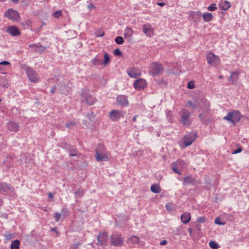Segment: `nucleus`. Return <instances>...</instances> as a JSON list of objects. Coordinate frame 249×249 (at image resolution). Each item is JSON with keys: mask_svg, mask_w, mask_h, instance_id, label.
Masks as SVG:
<instances>
[{"mask_svg": "<svg viewBox=\"0 0 249 249\" xmlns=\"http://www.w3.org/2000/svg\"><path fill=\"white\" fill-rule=\"evenodd\" d=\"M95 159L97 161H108L109 160L108 152L104 145L99 144L95 150Z\"/></svg>", "mask_w": 249, "mask_h": 249, "instance_id": "nucleus-1", "label": "nucleus"}, {"mask_svg": "<svg viewBox=\"0 0 249 249\" xmlns=\"http://www.w3.org/2000/svg\"><path fill=\"white\" fill-rule=\"evenodd\" d=\"M241 113L239 111L234 110L231 112H229L227 115L223 117V119L231 122L232 124H235L239 122L241 119Z\"/></svg>", "mask_w": 249, "mask_h": 249, "instance_id": "nucleus-2", "label": "nucleus"}, {"mask_svg": "<svg viewBox=\"0 0 249 249\" xmlns=\"http://www.w3.org/2000/svg\"><path fill=\"white\" fill-rule=\"evenodd\" d=\"M179 115L181 117V123L185 126H189L191 121L189 118L191 116V113L186 109H182L180 112Z\"/></svg>", "mask_w": 249, "mask_h": 249, "instance_id": "nucleus-3", "label": "nucleus"}, {"mask_svg": "<svg viewBox=\"0 0 249 249\" xmlns=\"http://www.w3.org/2000/svg\"><path fill=\"white\" fill-rule=\"evenodd\" d=\"M196 138V133L194 132H190L182 138V141L183 142V148H185L191 145Z\"/></svg>", "mask_w": 249, "mask_h": 249, "instance_id": "nucleus-4", "label": "nucleus"}, {"mask_svg": "<svg viewBox=\"0 0 249 249\" xmlns=\"http://www.w3.org/2000/svg\"><path fill=\"white\" fill-rule=\"evenodd\" d=\"M124 243V238L121 235L114 233L110 236V244L113 246H121Z\"/></svg>", "mask_w": 249, "mask_h": 249, "instance_id": "nucleus-5", "label": "nucleus"}, {"mask_svg": "<svg viewBox=\"0 0 249 249\" xmlns=\"http://www.w3.org/2000/svg\"><path fill=\"white\" fill-rule=\"evenodd\" d=\"M4 16L9 19L15 21H18L20 18L19 14L16 10L12 9H9L6 11Z\"/></svg>", "mask_w": 249, "mask_h": 249, "instance_id": "nucleus-6", "label": "nucleus"}, {"mask_svg": "<svg viewBox=\"0 0 249 249\" xmlns=\"http://www.w3.org/2000/svg\"><path fill=\"white\" fill-rule=\"evenodd\" d=\"M124 112L122 110L113 109L109 112V119L113 122L117 121L121 118H124Z\"/></svg>", "mask_w": 249, "mask_h": 249, "instance_id": "nucleus-7", "label": "nucleus"}, {"mask_svg": "<svg viewBox=\"0 0 249 249\" xmlns=\"http://www.w3.org/2000/svg\"><path fill=\"white\" fill-rule=\"evenodd\" d=\"M163 67L160 63H151L150 67L149 74L153 75H157L162 71Z\"/></svg>", "mask_w": 249, "mask_h": 249, "instance_id": "nucleus-8", "label": "nucleus"}, {"mask_svg": "<svg viewBox=\"0 0 249 249\" xmlns=\"http://www.w3.org/2000/svg\"><path fill=\"white\" fill-rule=\"evenodd\" d=\"M26 74L31 82L37 83L39 81V79L37 73L32 68H27Z\"/></svg>", "mask_w": 249, "mask_h": 249, "instance_id": "nucleus-9", "label": "nucleus"}, {"mask_svg": "<svg viewBox=\"0 0 249 249\" xmlns=\"http://www.w3.org/2000/svg\"><path fill=\"white\" fill-rule=\"evenodd\" d=\"M81 96L82 101L89 105H92L96 102V99L90 95L87 91H83Z\"/></svg>", "mask_w": 249, "mask_h": 249, "instance_id": "nucleus-10", "label": "nucleus"}, {"mask_svg": "<svg viewBox=\"0 0 249 249\" xmlns=\"http://www.w3.org/2000/svg\"><path fill=\"white\" fill-rule=\"evenodd\" d=\"M14 191V188L10 184H7L4 182L0 183V193H2L3 195L12 193Z\"/></svg>", "mask_w": 249, "mask_h": 249, "instance_id": "nucleus-11", "label": "nucleus"}, {"mask_svg": "<svg viewBox=\"0 0 249 249\" xmlns=\"http://www.w3.org/2000/svg\"><path fill=\"white\" fill-rule=\"evenodd\" d=\"M147 83L144 79H139L136 80L133 83L134 88L137 90L143 89L146 88Z\"/></svg>", "mask_w": 249, "mask_h": 249, "instance_id": "nucleus-12", "label": "nucleus"}, {"mask_svg": "<svg viewBox=\"0 0 249 249\" xmlns=\"http://www.w3.org/2000/svg\"><path fill=\"white\" fill-rule=\"evenodd\" d=\"M117 104L121 107H127L129 102L127 97L124 95H119L116 98Z\"/></svg>", "mask_w": 249, "mask_h": 249, "instance_id": "nucleus-13", "label": "nucleus"}, {"mask_svg": "<svg viewBox=\"0 0 249 249\" xmlns=\"http://www.w3.org/2000/svg\"><path fill=\"white\" fill-rule=\"evenodd\" d=\"M6 32L12 36H17L20 35L19 29L15 26H10L6 30Z\"/></svg>", "mask_w": 249, "mask_h": 249, "instance_id": "nucleus-14", "label": "nucleus"}, {"mask_svg": "<svg viewBox=\"0 0 249 249\" xmlns=\"http://www.w3.org/2000/svg\"><path fill=\"white\" fill-rule=\"evenodd\" d=\"M97 240L102 246H106L107 244L108 236L106 232H100L98 236Z\"/></svg>", "mask_w": 249, "mask_h": 249, "instance_id": "nucleus-15", "label": "nucleus"}, {"mask_svg": "<svg viewBox=\"0 0 249 249\" xmlns=\"http://www.w3.org/2000/svg\"><path fill=\"white\" fill-rule=\"evenodd\" d=\"M127 73L129 77L131 78H136L141 75V71L137 68H130L127 70Z\"/></svg>", "mask_w": 249, "mask_h": 249, "instance_id": "nucleus-16", "label": "nucleus"}, {"mask_svg": "<svg viewBox=\"0 0 249 249\" xmlns=\"http://www.w3.org/2000/svg\"><path fill=\"white\" fill-rule=\"evenodd\" d=\"M143 32L147 36H151L154 34V30L150 24H145L142 25Z\"/></svg>", "mask_w": 249, "mask_h": 249, "instance_id": "nucleus-17", "label": "nucleus"}, {"mask_svg": "<svg viewBox=\"0 0 249 249\" xmlns=\"http://www.w3.org/2000/svg\"><path fill=\"white\" fill-rule=\"evenodd\" d=\"M6 126L9 131L13 132H17L19 128L18 124L13 122H10L7 123Z\"/></svg>", "mask_w": 249, "mask_h": 249, "instance_id": "nucleus-18", "label": "nucleus"}, {"mask_svg": "<svg viewBox=\"0 0 249 249\" xmlns=\"http://www.w3.org/2000/svg\"><path fill=\"white\" fill-rule=\"evenodd\" d=\"M181 222L183 224L188 223L191 219V214L189 212H184L180 216Z\"/></svg>", "mask_w": 249, "mask_h": 249, "instance_id": "nucleus-19", "label": "nucleus"}, {"mask_svg": "<svg viewBox=\"0 0 249 249\" xmlns=\"http://www.w3.org/2000/svg\"><path fill=\"white\" fill-rule=\"evenodd\" d=\"M32 50L37 53H42L46 50V47L40 45L32 44L30 45Z\"/></svg>", "mask_w": 249, "mask_h": 249, "instance_id": "nucleus-20", "label": "nucleus"}, {"mask_svg": "<svg viewBox=\"0 0 249 249\" xmlns=\"http://www.w3.org/2000/svg\"><path fill=\"white\" fill-rule=\"evenodd\" d=\"M207 59L208 62H215L220 60L219 57L212 53H209L207 54Z\"/></svg>", "mask_w": 249, "mask_h": 249, "instance_id": "nucleus-21", "label": "nucleus"}, {"mask_svg": "<svg viewBox=\"0 0 249 249\" xmlns=\"http://www.w3.org/2000/svg\"><path fill=\"white\" fill-rule=\"evenodd\" d=\"M128 242L129 244H132L134 246L136 245L137 246H140L142 245L141 243H140V238L137 236H132L130 237L128 239Z\"/></svg>", "mask_w": 249, "mask_h": 249, "instance_id": "nucleus-22", "label": "nucleus"}, {"mask_svg": "<svg viewBox=\"0 0 249 249\" xmlns=\"http://www.w3.org/2000/svg\"><path fill=\"white\" fill-rule=\"evenodd\" d=\"M203 18L205 22H210L212 20L213 16L212 14L209 12H205L202 15Z\"/></svg>", "mask_w": 249, "mask_h": 249, "instance_id": "nucleus-23", "label": "nucleus"}, {"mask_svg": "<svg viewBox=\"0 0 249 249\" xmlns=\"http://www.w3.org/2000/svg\"><path fill=\"white\" fill-rule=\"evenodd\" d=\"M238 79V73L237 71L231 72V76L229 78V81L232 83L235 84L237 79Z\"/></svg>", "mask_w": 249, "mask_h": 249, "instance_id": "nucleus-24", "label": "nucleus"}, {"mask_svg": "<svg viewBox=\"0 0 249 249\" xmlns=\"http://www.w3.org/2000/svg\"><path fill=\"white\" fill-rule=\"evenodd\" d=\"M133 30L131 28L127 27L124 31V36L125 38H131L133 34Z\"/></svg>", "mask_w": 249, "mask_h": 249, "instance_id": "nucleus-25", "label": "nucleus"}, {"mask_svg": "<svg viewBox=\"0 0 249 249\" xmlns=\"http://www.w3.org/2000/svg\"><path fill=\"white\" fill-rule=\"evenodd\" d=\"M231 6V3L229 1H225L221 2L219 4V7L222 10L225 11L227 10Z\"/></svg>", "mask_w": 249, "mask_h": 249, "instance_id": "nucleus-26", "label": "nucleus"}, {"mask_svg": "<svg viewBox=\"0 0 249 249\" xmlns=\"http://www.w3.org/2000/svg\"><path fill=\"white\" fill-rule=\"evenodd\" d=\"M150 189L151 192L154 193H159L160 192L161 189L160 185L157 184H154L151 186Z\"/></svg>", "mask_w": 249, "mask_h": 249, "instance_id": "nucleus-27", "label": "nucleus"}, {"mask_svg": "<svg viewBox=\"0 0 249 249\" xmlns=\"http://www.w3.org/2000/svg\"><path fill=\"white\" fill-rule=\"evenodd\" d=\"M183 184H189L192 183L194 181V178L190 176H187L184 178L183 179Z\"/></svg>", "mask_w": 249, "mask_h": 249, "instance_id": "nucleus-28", "label": "nucleus"}, {"mask_svg": "<svg viewBox=\"0 0 249 249\" xmlns=\"http://www.w3.org/2000/svg\"><path fill=\"white\" fill-rule=\"evenodd\" d=\"M19 244V241L18 240L12 241L11 245V249H18Z\"/></svg>", "mask_w": 249, "mask_h": 249, "instance_id": "nucleus-29", "label": "nucleus"}, {"mask_svg": "<svg viewBox=\"0 0 249 249\" xmlns=\"http://www.w3.org/2000/svg\"><path fill=\"white\" fill-rule=\"evenodd\" d=\"M209 246L213 249H217L219 248V245L214 241H211L209 243Z\"/></svg>", "mask_w": 249, "mask_h": 249, "instance_id": "nucleus-30", "label": "nucleus"}, {"mask_svg": "<svg viewBox=\"0 0 249 249\" xmlns=\"http://www.w3.org/2000/svg\"><path fill=\"white\" fill-rule=\"evenodd\" d=\"M95 35L97 37H102L104 36L105 32L102 29H98L95 31Z\"/></svg>", "mask_w": 249, "mask_h": 249, "instance_id": "nucleus-31", "label": "nucleus"}, {"mask_svg": "<svg viewBox=\"0 0 249 249\" xmlns=\"http://www.w3.org/2000/svg\"><path fill=\"white\" fill-rule=\"evenodd\" d=\"M62 15V11L61 10L56 11L53 14V17L54 18H58Z\"/></svg>", "mask_w": 249, "mask_h": 249, "instance_id": "nucleus-32", "label": "nucleus"}, {"mask_svg": "<svg viewBox=\"0 0 249 249\" xmlns=\"http://www.w3.org/2000/svg\"><path fill=\"white\" fill-rule=\"evenodd\" d=\"M85 194V192L83 190H78L76 192H75V195L76 196H77L79 198L82 197Z\"/></svg>", "mask_w": 249, "mask_h": 249, "instance_id": "nucleus-33", "label": "nucleus"}, {"mask_svg": "<svg viewBox=\"0 0 249 249\" xmlns=\"http://www.w3.org/2000/svg\"><path fill=\"white\" fill-rule=\"evenodd\" d=\"M10 63H0V73H5L4 71L5 66L9 65Z\"/></svg>", "mask_w": 249, "mask_h": 249, "instance_id": "nucleus-34", "label": "nucleus"}, {"mask_svg": "<svg viewBox=\"0 0 249 249\" xmlns=\"http://www.w3.org/2000/svg\"><path fill=\"white\" fill-rule=\"evenodd\" d=\"M115 42L117 44L120 45L124 43V40L122 37L117 36L115 38Z\"/></svg>", "mask_w": 249, "mask_h": 249, "instance_id": "nucleus-35", "label": "nucleus"}, {"mask_svg": "<svg viewBox=\"0 0 249 249\" xmlns=\"http://www.w3.org/2000/svg\"><path fill=\"white\" fill-rule=\"evenodd\" d=\"M217 9V7L216 4L213 3L211 4L209 6L207 7V10L210 11H213Z\"/></svg>", "mask_w": 249, "mask_h": 249, "instance_id": "nucleus-36", "label": "nucleus"}, {"mask_svg": "<svg viewBox=\"0 0 249 249\" xmlns=\"http://www.w3.org/2000/svg\"><path fill=\"white\" fill-rule=\"evenodd\" d=\"M110 61V56L107 53L104 54V62H108Z\"/></svg>", "mask_w": 249, "mask_h": 249, "instance_id": "nucleus-37", "label": "nucleus"}, {"mask_svg": "<svg viewBox=\"0 0 249 249\" xmlns=\"http://www.w3.org/2000/svg\"><path fill=\"white\" fill-rule=\"evenodd\" d=\"M166 210L169 212L172 211L173 208L171 203H167L165 205Z\"/></svg>", "mask_w": 249, "mask_h": 249, "instance_id": "nucleus-38", "label": "nucleus"}, {"mask_svg": "<svg viewBox=\"0 0 249 249\" xmlns=\"http://www.w3.org/2000/svg\"><path fill=\"white\" fill-rule=\"evenodd\" d=\"M186 106L191 107L193 109H195L196 108V105L193 104L191 101H188L186 103Z\"/></svg>", "mask_w": 249, "mask_h": 249, "instance_id": "nucleus-39", "label": "nucleus"}, {"mask_svg": "<svg viewBox=\"0 0 249 249\" xmlns=\"http://www.w3.org/2000/svg\"><path fill=\"white\" fill-rule=\"evenodd\" d=\"M187 88L189 89H193L195 88V85L193 81H191L188 83Z\"/></svg>", "mask_w": 249, "mask_h": 249, "instance_id": "nucleus-40", "label": "nucleus"}, {"mask_svg": "<svg viewBox=\"0 0 249 249\" xmlns=\"http://www.w3.org/2000/svg\"><path fill=\"white\" fill-rule=\"evenodd\" d=\"M76 123L73 121L70 122L66 124L68 128H71L75 125Z\"/></svg>", "mask_w": 249, "mask_h": 249, "instance_id": "nucleus-41", "label": "nucleus"}, {"mask_svg": "<svg viewBox=\"0 0 249 249\" xmlns=\"http://www.w3.org/2000/svg\"><path fill=\"white\" fill-rule=\"evenodd\" d=\"M205 220V218L204 217L200 216V217H198L197 218L196 221H197V222H199V223H202L204 222Z\"/></svg>", "mask_w": 249, "mask_h": 249, "instance_id": "nucleus-42", "label": "nucleus"}, {"mask_svg": "<svg viewBox=\"0 0 249 249\" xmlns=\"http://www.w3.org/2000/svg\"><path fill=\"white\" fill-rule=\"evenodd\" d=\"M61 217V214L58 213H55L54 214V218L55 221L57 222L60 220Z\"/></svg>", "mask_w": 249, "mask_h": 249, "instance_id": "nucleus-43", "label": "nucleus"}, {"mask_svg": "<svg viewBox=\"0 0 249 249\" xmlns=\"http://www.w3.org/2000/svg\"><path fill=\"white\" fill-rule=\"evenodd\" d=\"M242 151V148L241 147H238L237 149L233 150L232 152V154H236L240 153Z\"/></svg>", "mask_w": 249, "mask_h": 249, "instance_id": "nucleus-44", "label": "nucleus"}, {"mask_svg": "<svg viewBox=\"0 0 249 249\" xmlns=\"http://www.w3.org/2000/svg\"><path fill=\"white\" fill-rule=\"evenodd\" d=\"M214 222L215 224L219 225H224L225 224L224 223H222L220 221V219L219 218H215L214 220Z\"/></svg>", "mask_w": 249, "mask_h": 249, "instance_id": "nucleus-45", "label": "nucleus"}, {"mask_svg": "<svg viewBox=\"0 0 249 249\" xmlns=\"http://www.w3.org/2000/svg\"><path fill=\"white\" fill-rule=\"evenodd\" d=\"M80 243H75L71 245V249H78V247L80 245Z\"/></svg>", "mask_w": 249, "mask_h": 249, "instance_id": "nucleus-46", "label": "nucleus"}, {"mask_svg": "<svg viewBox=\"0 0 249 249\" xmlns=\"http://www.w3.org/2000/svg\"><path fill=\"white\" fill-rule=\"evenodd\" d=\"M114 54L117 56H120L121 55V52L119 49H116L114 51Z\"/></svg>", "mask_w": 249, "mask_h": 249, "instance_id": "nucleus-47", "label": "nucleus"}, {"mask_svg": "<svg viewBox=\"0 0 249 249\" xmlns=\"http://www.w3.org/2000/svg\"><path fill=\"white\" fill-rule=\"evenodd\" d=\"M172 170L176 173L180 175L181 173L179 171V170L175 166H173L172 167Z\"/></svg>", "mask_w": 249, "mask_h": 249, "instance_id": "nucleus-48", "label": "nucleus"}, {"mask_svg": "<svg viewBox=\"0 0 249 249\" xmlns=\"http://www.w3.org/2000/svg\"><path fill=\"white\" fill-rule=\"evenodd\" d=\"M78 156V152L76 150H73L70 153V156Z\"/></svg>", "mask_w": 249, "mask_h": 249, "instance_id": "nucleus-49", "label": "nucleus"}, {"mask_svg": "<svg viewBox=\"0 0 249 249\" xmlns=\"http://www.w3.org/2000/svg\"><path fill=\"white\" fill-rule=\"evenodd\" d=\"M167 244V242L166 240H163L160 242V245H166Z\"/></svg>", "mask_w": 249, "mask_h": 249, "instance_id": "nucleus-50", "label": "nucleus"}, {"mask_svg": "<svg viewBox=\"0 0 249 249\" xmlns=\"http://www.w3.org/2000/svg\"><path fill=\"white\" fill-rule=\"evenodd\" d=\"M205 106L206 107V109L208 110L209 109V107H210V103L208 102H207V101H205Z\"/></svg>", "mask_w": 249, "mask_h": 249, "instance_id": "nucleus-51", "label": "nucleus"}, {"mask_svg": "<svg viewBox=\"0 0 249 249\" xmlns=\"http://www.w3.org/2000/svg\"><path fill=\"white\" fill-rule=\"evenodd\" d=\"M157 5L160 6H164L165 4L164 2H159L157 3Z\"/></svg>", "mask_w": 249, "mask_h": 249, "instance_id": "nucleus-52", "label": "nucleus"}, {"mask_svg": "<svg viewBox=\"0 0 249 249\" xmlns=\"http://www.w3.org/2000/svg\"><path fill=\"white\" fill-rule=\"evenodd\" d=\"M199 117L201 120H202L204 118V114L203 113H200L199 114Z\"/></svg>", "mask_w": 249, "mask_h": 249, "instance_id": "nucleus-53", "label": "nucleus"}, {"mask_svg": "<svg viewBox=\"0 0 249 249\" xmlns=\"http://www.w3.org/2000/svg\"><path fill=\"white\" fill-rule=\"evenodd\" d=\"M55 88H52L51 89V92L52 93V94H54V92H55Z\"/></svg>", "mask_w": 249, "mask_h": 249, "instance_id": "nucleus-54", "label": "nucleus"}, {"mask_svg": "<svg viewBox=\"0 0 249 249\" xmlns=\"http://www.w3.org/2000/svg\"><path fill=\"white\" fill-rule=\"evenodd\" d=\"M89 8H95V7L93 6V4L90 3V5L89 6Z\"/></svg>", "mask_w": 249, "mask_h": 249, "instance_id": "nucleus-55", "label": "nucleus"}, {"mask_svg": "<svg viewBox=\"0 0 249 249\" xmlns=\"http://www.w3.org/2000/svg\"><path fill=\"white\" fill-rule=\"evenodd\" d=\"M48 196L50 198H53V195H52V194L51 193H49V194H48Z\"/></svg>", "mask_w": 249, "mask_h": 249, "instance_id": "nucleus-56", "label": "nucleus"}, {"mask_svg": "<svg viewBox=\"0 0 249 249\" xmlns=\"http://www.w3.org/2000/svg\"><path fill=\"white\" fill-rule=\"evenodd\" d=\"M137 115L134 116L133 117V121H136V119H137Z\"/></svg>", "mask_w": 249, "mask_h": 249, "instance_id": "nucleus-57", "label": "nucleus"}, {"mask_svg": "<svg viewBox=\"0 0 249 249\" xmlns=\"http://www.w3.org/2000/svg\"><path fill=\"white\" fill-rule=\"evenodd\" d=\"M62 213H65L67 212V209L65 208H63L61 210Z\"/></svg>", "mask_w": 249, "mask_h": 249, "instance_id": "nucleus-58", "label": "nucleus"}, {"mask_svg": "<svg viewBox=\"0 0 249 249\" xmlns=\"http://www.w3.org/2000/svg\"><path fill=\"white\" fill-rule=\"evenodd\" d=\"M188 231H189L190 234L191 235L192 232V229L191 228H189L188 229Z\"/></svg>", "mask_w": 249, "mask_h": 249, "instance_id": "nucleus-59", "label": "nucleus"}, {"mask_svg": "<svg viewBox=\"0 0 249 249\" xmlns=\"http://www.w3.org/2000/svg\"><path fill=\"white\" fill-rule=\"evenodd\" d=\"M19 0H11V1L14 3H18Z\"/></svg>", "mask_w": 249, "mask_h": 249, "instance_id": "nucleus-60", "label": "nucleus"}, {"mask_svg": "<svg viewBox=\"0 0 249 249\" xmlns=\"http://www.w3.org/2000/svg\"><path fill=\"white\" fill-rule=\"evenodd\" d=\"M195 13H196V15H197L198 16L201 15V13L199 12H196Z\"/></svg>", "mask_w": 249, "mask_h": 249, "instance_id": "nucleus-61", "label": "nucleus"}, {"mask_svg": "<svg viewBox=\"0 0 249 249\" xmlns=\"http://www.w3.org/2000/svg\"><path fill=\"white\" fill-rule=\"evenodd\" d=\"M219 78L220 79H222V78H223V76H220L219 77Z\"/></svg>", "mask_w": 249, "mask_h": 249, "instance_id": "nucleus-62", "label": "nucleus"}, {"mask_svg": "<svg viewBox=\"0 0 249 249\" xmlns=\"http://www.w3.org/2000/svg\"><path fill=\"white\" fill-rule=\"evenodd\" d=\"M6 0H0V2H4Z\"/></svg>", "mask_w": 249, "mask_h": 249, "instance_id": "nucleus-63", "label": "nucleus"}, {"mask_svg": "<svg viewBox=\"0 0 249 249\" xmlns=\"http://www.w3.org/2000/svg\"><path fill=\"white\" fill-rule=\"evenodd\" d=\"M1 62H4V63H6V62H8V61H2Z\"/></svg>", "mask_w": 249, "mask_h": 249, "instance_id": "nucleus-64", "label": "nucleus"}]
</instances>
